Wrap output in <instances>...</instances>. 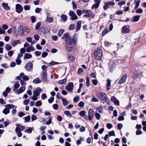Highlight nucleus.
I'll list each match as a JSON object with an SVG mask.
<instances>
[{
    "label": "nucleus",
    "mask_w": 146,
    "mask_h": 146,
    "mask_svg": "<svg viewBox=\"0 0 146 146\" xmlns=\"http://www.w3.org/2000/svg\"><path fill=\"white\" fill-rule=\"evenodd\" d=\"M142 124L143 126V129L145 131H146V121H143L142 122Z\"/></svg>",
    "instance_id": "79ce46f5"
},
{
    "label": "nucleus",
    "mask_w": 146,
    "mask_h": 146,
    "mask_svg": "<svg viewBox=\"0 0 146 146\" xmlns=\"http://www.w3.org/2000/svg\"><path fill=\"white\" fill-rule=\"evenodd\" d=\"M23 119H25V123H27L29 121L30 119V117L29 115H28L26 117H24Z\"/></svg>",
    "instance_id": "c9c22d12"
},
{
    "label": "nucleus",
    "mask_w": 146,
    "mask_h": 146,
    "mask_svg": "<svg viewBox=\"0 0 146 146\" xmlns=\"http://www.w3.org/2000/svg\"><path fill=\"white\" fill-rule=\"evenodd\" d=\"M103 51L100 49L98 48L95 51L94 57L96 60H101L102 57Z\"/></svg>",
    "instance_id": "f257e3e1"
},
{
    "label": "nucleus",
    "mask_w": 146,
    "mask_h": 146,
    "mask_svg": "<svg viewBox=\"0 0 146 146\" xmlns=\"http://www.w3.org/2000/svg\"><path fill=\"white\" fill-rule=\"evenodd\" d=\"M87 11V14H88V17H91L92 18H94L95 16V14H94L92 11L90 10H88Z\"/></svg>",
    "instance_id": "4468645a"
},
{
    "label": "nucleus",
    "mask_w": 146,
    "mask_h": 146,
    "mask_svg": "<svg viewBox=\"0 0 146 146\" xmlns=\"http://www.w3.org/2000/svg\"><path fill=\"white\" fill-rule=\"evenodd\" d=\"M27 128H28V129L25 131V132L31 133H32V130L33 129V127H27Z\"/></svg>",
    "instance_id": "cd10ccee"
},
{
    "label": "nucleus",
    "mask_w": 146,
    "mask_h": 146,
    "mask_svg": "<svg viewBox=\"0 0 146 146\" xmlns=\"http://www.w3.org/2000/svg\"><path fill=\"white\" fill-rule=\"evenodd\" d=\"M74 87V84L72 82H70L66 86L65 88L68 92H72Z\"/></svg>",
    "instance_id": "0eeeda50"
},
{
    "label": "nucleus",
    "mask_w": 146,
    "mask_h": 146,
    "mask_svg": "<svg viewBox=\"0 0 146 146\" xmlns=\"http://www.w3.org/2000/svg\"><path fill=\"white\" fill-rule=\"evenodd\" d=\"M46 21L47 22L49 23H51L53 21V18L51 17H47L46 18Z\"/></svg>",
    "instance_id": "a19ab883"
},
{
    "label": "nucleus",
    "mask_w": 146,
    "mask_h": 146,
    "mask_svg": "<svg viewBox=\"0 0 146 146\" xmlns=\"http://www.w3.org/2000/svg\"><path fill=\"white\" fill-rule=\"evenodd\" d=\"M41 23L40 22H38L36 25L35 26L36 30H38L39 29L41 25Z\"/></svg>",
    "instance_id": "8fccbe9b"
},
{
    "label": "nucleus",
    "mask_w": 146,
    "mask_h": 146,
    "mask_svg": "<svg viewBox=\"0 0 146 146\" xmlns=\"http://www.w3.org/2000/svg\"><path fill=\"white\" fill-rule=\"evenodd\" d=\"M41 91L42 89L40 88H37L33 92V94L38 96L40 94V92H41Z\"/></svg>",
    "instance_id": "ddd939ff"
},
{
    "label": "nucleus",
    "mask_w": 146,
    "mask_h": 146,
    "mask_svg": "<svg viewBox=\"0 0 146 146\" xmlns=\"http://www.w3.org/2000/svg\"><path fill=\"white\" fill-rule=\"evenodd\" d=\"M52 107L53 109L54 110H57L58 108V105L57 104H55L53 105Z\"/></svg>",
    "instance_id": "0e129e2a"
},
{
    "label": "nucleus",
    "mask_w": 146,
    "mask_h": 146,
    "mask_svg": "<svg viewBox=\"0 0 146 146\" xmlns=\"http://www.w3.org/2000/svg\"><path fill=\"white\" fill-rule=\"evenodd\" d=\"M22 78L25 81H28L29 79V77H28V76L25 75L22 76Z\"/></svg>",
    "instance_id": "6e6d98bb"
},
{
    "label": "nucleus",
    "mask_w": 146,
    "mask_h": 146,
    "mask_svg": "<svg viewBox=\"0 0 146 146\" xmlns=\"http://www.w3.org/2000/svg\"><path fill=\"white\" fill-rule=\"evenodd\" d=\"M140 17L138 15H136L133 17V21L134 22H137L138 21L140 18Z\"/></svg>",
    "instance_id": "2f4dec72"
},
{
    "label": "nucleus",
    "mask_w": 146,
    "mask_h": 146,
    "mask_svg": "<svg viewBox=\"0 0 146 146\" xmlns=\"http://www.w3.org/2000/svg\"><path fill=\"white\" fill-rule=\"evenodd\" d=\"M71 17L70 18V19L72 20H75L76 19H77L78 18V17L76 14H75L74 15H73V16Z\"/></svg>",
    "instance_id": "a18cd8bd"
},
{
    "label": "nucleus",
    "mask_w": 146,
    "mask_h": 146,
    "mask_svg": "<svg viewBox=\"0 0 146 146\" xmlns=\"http://www.w3.org/2000/svg\"><path fill=\"white\" fill-rule=\"evenodd\" d=\"M139 75V72L135 70L133 72V74L132 76V77L134 79H135L138 78Z\"/></svg>",
    "instance_id": "6ab92c4d"
},
{
    "label": "nucleus",
    "mask_w": 146,
    "mask_h": 146,
    "mask_svg": "<svg viewBox=\"0 0 146 146\" xmlns=\"http://www.w3.org/2000/svg\"><path fill=\"white\" fill-rule=\"evenodd\" d=\"M33 68V64L31 62H29L27 63L25 66V70L29 72L32 70Z\"/></svg>",
    "instance_id": "39448f33"
},
{
    "label": "nucleus",
    "mask_w": 146,
    "mask_h": 146,
    "mask_svg": "<svg viewBox=\"0 0 146 146\" xmlns=\"http://www.w3.org/2000/svg\"><path fill=\"white\" fill-rule=\"evenodd\" d=\"M20 41L19 40H14L12 42L11 44L13 46L15 47L16 46L17 44L20 43Z\"/></svg>",
    "instance_id": "5701e85b"
},
{
    "label": "nucleus",
    "mask_w": 146,
    "mask_h": 146,
    "mask_svg": "<svg viewBox=\"0 0 146 146\" xmlns=\"http://www.w3.org/2000/svg\"><path fill=\"white\" fill-rule=\"evenodd\" d=\"M95 117L98 120H99L100 119V115L98 113H95Z\"/></svg>",
    "instance_id": "13d9d810"
},
{
    "label": "nucleus",
    "mask_w": 146,
    "mask_h": 146,
    "mask_svg": "<svg viewBox=\"0 0 146 146\" xmlns=\"http://www.w3.org/2000/svg\"><path fill=\"white\" fill-rule=\"evenodd\" d=\"M2 5L3 8L6 10H10V8L8 6L7 3H6L4 2H3L2 4Z\"/></svg>",
    "instance_id": "aec40b11"
},
{
    "label": "nucleus",
    "mask_w": 146,
    "mask_h": 146,
    "mask_svg": "<svg viewBox=\"0 0 146 146\" xmlns=\"http://www.w3.org/2000/svg\"><path fill=\"white\" fill-rule=\"evenodd\" d=\"M24 75V74L23 72H22L20 74L19 76H17L16 78L17 80H20L21 79V77Z\"/></svg>",
    "instance_id": "49530a36"
},
{
    "label": "nucleus",
    "mask_w": 146,
    "mask_h": 146,
    "mask_svg": "<svg viewBox=\"0 0 146 146\" xmlns=\"http://www.w3.org/2000/svg\"><path fill=\"white\" fill-rule=\"evenodd\" d=\"M20 83L22 86L25 87L26 84V82L23 80H21L20 81Z\"/></svg>",
    "instance_id": "603ef678"
},
{
    "label": "nucleus",
    "mask_w": 146,
    "mask_h": 146,
    "mask_svg": "<svg viewBox=\"0 0 146 146\" xmlns=\"http://www.w3.org/2000/svg\"><path fill=\"white\" fill-rule=\"evenodd\" d=\"M33 82L36 84H39L41 82V81L40 80V79L37 78L36 79H34L33 81Z\"/></svg>",
    "instance_id": "7c9ffc66"
},
{
    "label": "nucleus",
    "mask_w": 146,
    "mask_h": 146,
    "mask_svg": "<svg viewBox=\"0 0 146 146\" xmlns=\"http://www.w3.org/2000/svg\"><path fill=\"white\" fill-rule=\"evenodd\" d=\"M24 8L25 10H29L30 9V6L29 5H25L24 6Z\"/></svg>",
    "instance_id": "4d7b16f0"
},
{
    "label": "nucleus",
    "mask_w": 146,
    "mask_h": 146,
    "mask_svg": "<svg viewBox=\"0 0 146 146\" xmlns=\"http://www.w3.org/2000/svg\"><path fill=\"white\" fill-rule=\"evenodd\" d=\"M23 9V7L20 4H17L16 5L15 11L18 13H21Z\"/></svg>",
    "instance_id": "9b49d317"
},
{
    "label": "nucleus",
    "mask_w": 146,
    "mask_h": 146,
    "mask_svg": "<svg viewBox=\"0 0 146 146\" xmlns=\"http://www.w3.org/2000/svg\"><path fill=\"white\" fill-rule=\"evenodd\" d=\"M106 126L108 129H110L113 127V125L110 123H107L106 124Z\"/></svg>",
    "instance_id": "e2e57ef3"
},
{
    "label": "nucleus",
    "mask_w": 146,
    "mask_h": 146,
    "mask_svg": "<svg viewBox=\"0 0 146 146\" xmlns=\"http://www.w3.org/2000/svg\"><path fill=\"white\" fill-rule=\"evenodd\" d=\"M107 82L106 86V89L107 90H109L110 89V87L111 86V80L109 79L107 80Z\"/></svg>",
    "instance_id": "b1692460"
},
{
    "label": "nucleus",
    "mask_w": 146,
    "mask_h": 146,
    "mask_svg": "<svg viewBox=\"0 0 146 146\" xmlns=\"http://www.w3.org/2000/svg\"><path fill=\"white\" fill-rule=\"evenodd\" d=\"M17 126L15 129V131L16 132H18L21 131V125L19 124H17L16 125Z\"/></svg>",
    "instance_id": "c85d7f7f"
},
{
    "label": "nucleus",
    "mask_w": 146,
    "mask_h": 146,
    "mask_svg": "<svg viewBox=\"0 0 146 146\" xmlns=\"http://www.w3.org/2000/svg\"><path fill=\"white\" fill-rule=\"evenodd\" d=\"M10 112L9 110V109L7 107H5V108L3 110L2 113L5 115H7Z\"/></svg>",
    "instance_id": "a878e982"
},
{
    "label": "nucleus",
    "mask_w": 146,
    "mask_h": 146,
    "mask_svg": "<svg viewBox=\"0 0 146 146\" xmlns=\"http://www.w3.org/2000/svg\"><path fill=\"white\" fill-rule=\"evenodd\" d=\"M94 110L92 109H89L88 111V119L89 121L92 120V117L94 116Z\"/></svg>",
    "instance_id": "423d86ee"
},
{
    "label": "nucleus",
    "mask_w": 146,
    "mask_h": 146,
    "mask_svg": "<svg viewBox=\"0 0 146 146\" xmlns=\"http://www.w3.org/2000/svg\"><path fill=\"white\" fill-rule=\"evenodd\" d=\"M111 101L113 102L114 104L116 105L119 106V101L117 100L116 98L113 96L111 97L110 99Z\"/></svg>",
    "instance_id": "f8f14e48"
},
{
    "label": "nucleus",
    "mask_w": 146,
    "mask_h": 146,
    "mask_svg": "<svg viewBox=\"0 0 146 146\" xmlns=\"http://www.w3.org/2000/svg\"><path fill=\"white\" fill-rule=\"evenodd\" d=\"M54 100V98L53 97H51L48 100V101L49 103H51L53 102Z\"/></svg>",
    "instance_id": "774afa93"
},
{
    "label": "nucleus",
    "mask_w": 146,
    "mask_h": 146,
    "mask_svg": "<svg viewBox=\"0 0 146 146\" xmlns=\"http://www.w3.org/2000/svg\"><path fill=\"white\" fill-rule=\"evenodd\" d=\"M62 20L64 21H66L67 19V17L66 15H62L60 16Z\"/></svg>",
    "instance_id": "473e14b6"
},
{
    "label": "nucleus",
    "mask_w": 146,
    "mask_h": 146,
    "mask_svg": "<svg viewBox=\"0 0 146 146\" xmlns=\"http://www.w3.org/2000/svg\"><path fill=\"white\" fill-rule=\"evenodd\" d=\"M143 12V10L141 8H139L136 10V13H141Z\"/></svg>",
    "instance_id": "de8ad7c7"
},
{
    "label": "nucleus",
    "mask_w": 146,
    "mask_h": 146,
    "mask_svg": "<svg viewBox=\"0 0 146 146\" xmlns=\"http://www.w3.org/2000/svg\"><path fill=\"white\" fill-rule=\"evenodd\" d=\"M96 109L100 113H102V107L101 106L97 107L96 108Z\"/></svg>",
    "instance_id": "3c124183"
},
{
    "label": "nucleus",
    "mask_w": 146,
    "mask_h": 146,
    "mask_svg": "<svg viewBox=\"0 0 146 146\" xmlns=\"http://www.w3.org/2000/svg\"><path fill=\"white\" fill-rule=\"evenodd\" d=\"M82 21H78L77 22L76 29L77 31H78L80 30L81 25Z\"/></svg>",
    "instance_id": "412c9836"
},
{
    "label": "nucleus",
    "mask_w": 146,
    "mask_h": 146,
    "mask_svg": "<svg viewBox=\"0 0 146 146\" xmlns=\"http://www.w3.org/2000/svg\"><path fill=\"white\" fill-rule=\"evenodd\" d=\"M5 107H7L9 109H13L14 108V106L11 104H7L5 106Z\"/></svg>",
    "instance_id": "f704fd0d"
},
{
    "label": "nucleus",
    "mask_w": 146,
    "mask_h": 146,
    "mask_svg": "<svg viewBox=\"0 0 146 146\" xmlns=\"http://www.w3.org/2000/svg\"><path fill=\"white\" fill-rule=\"evenodd\" d=\"M30 102V100L29 99L25 100L23 102L24 104L25 105H27Z\"/></svg>",
    "instance_id": "052dcab7"
},
{
    "label": "nucleus",
    "mask_w": 146,
    "mask_h": 146,
    "mask_svg": "<svg viewBox=\"0 0 146 146\" xmlns=\"http://www.w3.org/2000/svg\"><path fill=\"white\" fill-rule=\"evenodd\" d=\"M20 85L19 83V82H16L14 85L13 87L14 89H13L14 92H15L17 90V89L19 87Z\"/></svg>",
    "instance_id": "a211bd4d"
},
{
    "label": "nucleus",
    "mask_w": 146,
    "mask_h": 146,
    "mask_svg": "<svg viewBox=\"0 0 146 146\" xmlns=\"http://www.w3.org/2000/svg\"><path fill=\"white\" fill-rule=\"evenodd\" d=\"M127 75L126 74H124L122 77L118 81V83L119 84H122L123 83L125 82L127 78Z\"/></svg>",
    "instance_id": "9d476101"
},
{
    "label": "nucleus",
    "mask_w": 146,
    "mask_h": 146,
    "mask_svg": "<svg viewBox=\"0 0 146 146\" xmlns=\"http://www.w3.org/2000/svg\"><path fill=\"white\" fill-rule=\"evenodd\" d=\"M68 60L69 61H70L71 62H74V61L75 60L74 57L72 55L69 56L68 57Z\"/></svg>",
    "instance_id": "bb28decb"
},
{
    "label": "nucleus",
    "mask_w": 146,
    "mask_h": 146,
    "mask_svg": "<svg viewBox=\"0 0 146 146\" xmlns=\"http://www.w3.org/2000/svg\"><path fill=\"white\" fill-rule=\"evenodd\" d=\"M105 5L103 7L104 9V10H107L108 8L109 7L110 5H114L115 3L112 1H110L108 2H106L105 3Z\"/></svg>",
    "instance_id": "6e6552de"
},
{
    "label": "nucleus",
    "mask_w": 146,
    "mask_h": 146,
    "mask_svg": "<svg viewBox=\"0 0 146 146\" xmlns=\"http://www.w3.org/2000/svg\"><path fill=\"white\" fill-rule=\"evenodd\" d=\"M72 5L73 9L74 10H76L77 9V6L74 2H72Z\"/></svg>",
    "instance_id": "37998d69"
},
{
    "label": "nucleus",
    "mask_w": 146,
    "mask_h": 146,
    "mask_svg": "<svg viewBox=\"0 0 146 146\" xmlns=\"http://www.w3.org/2000/svg\"><path fill=\"white\" fill-rule=\"evenodd\" d=\"M60 98L62 101L63 105L64 106H66L69 104L68 102L66 99L62 97H60Z\"/></svg>",
    "instance_id": "f3484780"
},
{
    "label": "nucleus",
    "mask_w": 146,
    "mask_h": 146,
    "mask_svg": "<svg viewBox=\"0 0 146 146\" xmlns=\"http://www.w3.org/2000/svg\"><path fill=\"white\" fill-rule=\"evenodd\" d=\"M86 86L87 87H89L90 85V78L89 77H87L86 78Z\"/></svg>",
    "instance_id": "ea45409f"
},
{
    "label": "nucleus",
    "mask_w": 146,
    "mask_h": 146,
    "mask_svg": "<svg viewBox=\"0 0 146 146\" xmlns=\"http://www.w3.org/2000/svg\"><path fill=\"white\" fill-rule=\"evenodd\" d=\"M85 111L84 110H82L80 112L79 115L81 116L85 117Z\"/></svg>",
    "instance_id": "c03bdc74"
},
{
    "label": "nucleus",
    "mask_w": 146,
    "mask_h": 146,
    "mask_svg": "<svg viewBox=\"0 0 146 146\" xmlns=\"http://www.w3.org/2000/svg\"><path fill=\"white\" fill-rule=\"evenodd\" d=\"M122 32L123 33H128L130 32V31L126 27L124 26L122 29Z\"/></svg>",
    "instance_id": "dca6fc26"
},
{
    "label": "nucleus",
    "mask_w": 146,
    "mask_h": 146,
    "mask_svg": "<svg viewBox=\"0 0 146 146\" xmlns=\"http://www.w3.org/2000/svg\"><path fill=\"white\" fill-rule=\"evenodd\" d=\"M5 48L7 50H9L11 49L12 47L9 44H7L5 46Z\"/></svg>",
    "instance_id": "09e8293b"
},
{
    "label": "nucleus",
    "mask_w": 146,
    "mask_h": 146,
    "mask_svg": "<svg viewBox=\"0 0 146 146\" xmlns=\"http://www.w3.org/2000/svg\"><path fill=\"white\" fill-rule=\"evenodd\" d=\"M140 2V0H137V1L136 0L134 1V3L135 4V5L134 7V9H136L139 7Z\"/></svg>",
    "instance_id": "393cba45"
},
{
    "label": "nucleus",
    "mask_w": 146,
    "mask_h": 146,
    "mask_svg": "<svg viewBox=\"0 0 146 146\" xmlns=\"http://www.w3.org/2000/svg\"><path fill=\"white\" fill-rule=\"evenodd\" d=\"M67 79L66 78H65L62 80H59L58 83L59 84H62L66 83V82Z\"/></svg>",
    "instance_id": "c756f323"
},
{
    "label": "nucleus",
    "mask_w": 146,
    "mask_h": 146,
    "mask_svg": "<svg viewBox=\"0 0 146 146\" xmlns=\"http://www.w3.org/2000/svg\"><path fill=\"white\" fill-rule=\"evenodd\" d=\"M76 13L79 16H80L82 14V11L80 9H78L76 11Z\"/></svg>",
    "instance_id": "5fc2aeb1"
},
{
    "label": "nucleus",
    "mask_w": 146,
    "mask_h": 146,
    "mask_svg": "<svg viewBox=\"0 0 146 146\" xmlns=\"http://www.w3.org/2000/svg\"><path fill=\"white\" fill-rule=\"evenodd\" d=\"M25 87H21L20 88L19 90H17L16 92L18 94H19L23 92L25 90Z\"/></svg>",
    "instance_id": "2eb2a0df"
},
{
    "label": "nucleus",
    "mask_w": 146,
    "mask_h": 146,
    "mask_svg": "<svg viewBox=\"0 0 146 146\" xmlns=\"http://www.w3.org/2000/svg\"><path fill=\"white\" fill-rule=\"evenodd\" d=\"M64 113L67 116L70 117L72 116L70 112L69 111H64Z\"/></svg>",
    "instance_id": "72a5a7b5"
},
{
    "label": "nucleus",
    "mask_w": 146,
    "mask_h": 146,
    "mask_svg": "<svg viewBox=\"0 0 146 146\" xmlns=\"http://www.w3.org/2000/svg\"><path fill=\"white\" fill-rule=\"evenodd\" d=\"M30 30L31 29L29 28H27L26 27H24L23 31H24V32L29 33L30 32Z\"/></svg>",
    "instance_id": "e433bc0d"
},
{
    "label": "nucleus",
    "mask_w": 146,
    "mask_h": 146,
    "mask_svg": "<svg viewBox=\"0 0 146 146\" xmlns=\"http://www.w3.org/2000/svg\"><path fill=\"white\" fill-rule=\"evenodd\" d=\"M115 63L113 60H110L109 63V68L110 72H111L115 68Z\"/></svg>",
    "instance_id": "20e7f679"
},
{
    "label": "nucleus",
    "mask_w": 146,
    "mask_h": 146,
    "mask_svg": "<svg viewBox=\"0 0 146 146\" xmlns=\"http://www.w3.org/2000/svg\"><path fill=\"white\" fill-rule=\"evenodd\" d=\"M42 102L40 100L37 101L35 103V105L36 107H38L42 105Z\"/></svg>",
    "instance_id": "4c0bfd02"
},
{
    "label": "nucleus",
    "mask_w": 146,
    "mask_h": 146,
    "mask_svg": "<svg viewBox=\"0 0 146 146\" xmlns=\"http://www.w3.org/2000/svg\"><path fill=\"white\" fill-rule=\"evenodd\" d=\"M80 98L78 96L75 97L73 98V101L74 102H76L79 100Z\"/></svg>",
    "instance_id": "69168bd1"
},
{
    "label": "nucleus",
    "mask_w": 146,
    "mask_h": 146,
    "mask_svg": "<svg viewBox=\"0 0 146 146\" xmlns=\"http://www.w3.org/2000/svg\"><path fill=\"white\" fill-rule=\"evenodd\" d=\"M96 96L99 99L105 102H107L109 100L106 94L104 93H99L97 94Z\"/></svg>",
    "instance_id": "7ed1b4c3"
},
{
    "label": "nucleus",
    "mask_w": 146,
    "mask_h": 146,
    "mask_svg": "<svg viewBox=\"0 0 146 146\" xmlns=\"http://www.w3.org/2000/svg\"><path fill=\"white\" fill-rule=\"evenodd\" d=\"M41 79L44 82H45L47 80V75L46 70H44L42 71Z\"/></svg>",
    "instance_id": "1a4fd4ad"
},
{
    "label": "nucleus",
    "mask_w": 146,
    "mask_h": 146,
    "mask_svg": "<svg viewBox=\"0 0 146 146\" xmlns=\"http://www.w3.org/2000/svg\"><path fill=\"white\" fill-rule=\"evenodd\" d=\"M64 31L62 29L58 31V35L59 36H60L64 33Z\"/></svg>",
    "instance_id": "58836bf2"
},
{
    "label": "nucleus",
    "mask_w": 146,
    "mask_h": 146,
    "mask_svg": "<svg viewBox=\"0 0 146 146\" xmlns=\"http://www.w3.org/2000/svg\"><path fill=\"white\" fill-rule=\"evenodd\" d=\"M84 103L82 101H81L78 104V106L80 107H82L84 106Z\"/></svg>",
    "instance_id": "338daca9"
},
{
    "label": "nucleus",
    "mask_w": 146,
    "mask_h": 146,
    "mask_svg": "<svg viewBox=\"0 0 146 146\" xmlns=\"http://www.w3.org/2000/svg\"><path fill=\"white\" fill-rule=\"evenodd\" d=\"M75 26L74 24H71L69 27V29L70 30H72L74 29Z\"/></svg>",
    "instance_id": "bf43d9fd"
},
{
    "label": "nucleus",
    "mask_w": 146,
    "mask_h": 146,
    "mask_svg": "<svg viewBox=\"0 0 146 146\" xmlns=\"http://www.w3.org/2000/svg\"><path fill=\"white\" fill-rule=\"evenodd\" d=\"M48 55V53L46 52H43L42 54V58H45Z\"/></svg>",
    "instance_id": "864d4df0"
},
{
    "label": "nucleus",
    "mask_w": 146,
    "mask_h": 146,
    "mask_svg": "<svg viewBox=\"0 0 146 146\" xmlns=\"http://www.w3.org/2000/svg\"><path fill=\"white\" fill-rule=\"evenodd\" d=\"M62 38V39H65V42L66 44L69 45H71L72 43V40H74V38H73L72 40L71 37H70L69 34L68 33H64Z\"/></svg>",
    "instance_id": "f03ea898"
},
{
    "label": "nucleus",
    "mask_w": 146,
    "mask_h": 146,
    "mask_svg": "<svg viewBox=\"0 0 146 146\" xmlns=\"http://www.w3.org/2000/svg\"><path fill=\"white\" fill-rule=\"evenodd\" d=\"M32 56L31 54L26 53L25 54L24 56V60L30 59L31 58Z\"/></svg>",
    "instance_id": "4be33fe9"
},
{
    "label": "nucleus",
    "mask_w": 146,
    "mask_h": 146,
    "mask_svg": "<svg viewBox=\"0 0 146 146\" xmlns=\"http://www.w3.org/2000/svg\"><path fill=\"white\" fill-rule=\"evenodd\" d=\"M109 134L110 136H115V132L113 130L109 132Z\"/></svg>",
    "instance_id": "680f3d73"
}]
</instances>
